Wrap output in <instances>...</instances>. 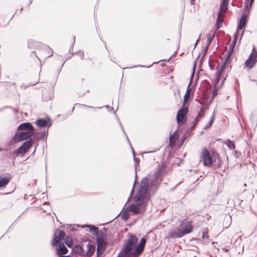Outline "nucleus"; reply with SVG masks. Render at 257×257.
<instances>
[{"label":"nucleus","mask_w":257,"mask_h":257,"mask_svg":"<svg viewBox=\"0 0 257 257\" xmlns=\"http://www.w3.org/2000/svg\"><path fill=\"white\" fill-rule=\"evenodd\" d=\"M86 226L88 228H89V230L91 232H94V234L96 235V233L97 232H98L99 230H98V228L95 226L93 225H86Z\"/></svg>","instance_id":"bb28decb"},{"label":"nucleus","mask_w":257,"mask_h":257,"mask_svg":"<svg viewBox=\"0 0 257 257\" xmlns=\"http://www.w3.org/2000/svg\"><path fill=\"white\" fill-rule=\"evenodd\" d=\"M76 251L79 253H81L82 250H83L82 247L79 245L76 246Z\"/></svg>","instance_id":"4c0bfd02"},{"label":"nucleus","mask_w":257,"mask_h":257,"mask_svg":"<svg viewBox=\"0 0 257 257\" xmlns=\"http://www.w3.org/2000/svg\"><path fill=\"white\" fill-rule=\"evenodd\" d=\"M195 68H196V65H194V66L193 67V72H192V73L191 74V76L190 77V82H189V84H188V86L187 88L186 92L185 93V94H187L188 95H189L190 92L191 91V88H190V85H191V84L192 83V81H193V77H194V71H195Z\"/></svg>","instance_id":"b1692460"},{"label":"nucleus","mask_w":257,"mask_h":257,"mask_svg":"<svg viewBox=\"0 0 257 257\" xmlns=\"http://www.w3.org/2000/svg\"><path fill=\"white\" fill-rule=\"evenodd\" d=\"M68 252V249L63 243L60 242L59 244V247L57 249V252L58 254H65Z\"/></svg>","instance_id":"6ab92c4d"},{"label":"nucleus","mask_w":257,"mask_h":257,"mask_svg":"<svg viewBox=\"0 0 257 257\" xmlns=\"http://www.w3.org/2000/svg\"><path fill=\"white\" fill-rule=\"evenodd\" d=\"M36 124L40 127H45L51 126V123L49 118L47 119L40 118L37 120Z\"/></svg>","instance_id":"f3484780"},{"label":"nucleus","mask_w":257,"mask_h":257,"mask_svg":"<svg viewBox=\"0 0 257 257\" xmlns=\"http://www.w3.org/2000/svg\"><path fill=\"white\" fill-rule=\"evenodd\" d=\"M34 134V131H23L19 134L16 133L11 141L16 144L30 138Z\"/></svg>","instance_id":"39448f33"},{"label":"nucleus","mask_w":257,"mask_h":257,"mask_svg":"<svg viewBox=\"0 0 257 257\" xmlns=\"http://www.w3.org/2000/svg\"><path fill=\"white\" fill-rule=\"evenodd\" d=\"M10 182V178L0 176V187H5Z\"/></svg>","instance_id":"393cba45"},{"label":"nucleus","mask_w":257,"mask_h":257,"mask_svg":"<svg viewBox=\"0 0 257 257\" xmlns=\"http://www.w3.org/2000/svg\"><path fill=\"white\" fill-rule=\"evenodd\" d=\"M215 119V117L214 115H212L211 116V117L210 118L209 121L204 126V129L206 130V129L210 128L212 126Z\"/></svg>","instance_id":"cd10ccee"},{"label":"nucleus","mask_w":257,"mask_h":257,"mask_svg":"<svg viewBox=\"0 0 257 257\" xmlns=\"http://www.w3.org/2000/svg\"><path fill=\"white\" fill-rule=\"evenodd\" d=\"M257 54H253L252 53L250 54L248 58L246 60L245 62V66L249 68H251L253 64L256 61Z\"/></svg>","instance_id":"2eb2a0df"},{"label":"nucleus","mask_w":257,"mask_h":257,"mask_svg":"<svg viewBox=\"0 0 257 257\" xmlns=\"http://www.w3.org/2000/svg\"><path fill=\"white\" fill-rule=\"evenodd\" d=\"M70 230H71V231H74V230H75V229H74V227H73V226H71V227H70Z\"/></svg>","instance_id":"09e8293b"},{"label":"nucleus","mask_w":257,"mask_h":257,"mask_svg":"<svg viewBox=\"0 0 257 257\" xmlns=\"http://www.w3.org/2000/svg\"><path fill=\"white\" fill-rule=\"evenodd\" d=\"M177 134V131H175L172 135L170 136V143H175L176 139H177L178 137L176 136Z\"/></svg>","instance_id":"473e14b6"},{"label":"nucleus","mask_w":257,"mask_h":257,"mask_svg":"<svg viewBox=\"0 0 257 257\" xmlns=\"http://www.w3.org/2000/svg\"><path fill=\"white\" fill-rule=\"evenodd\" d=\"M204 109L203 107H201L200 110L198 112L197 115L194 119L193 124L192 126L191 130H193L196 126L198 124L199 121L204 116Z\"/></svg>","instance_id":"ddd939ff"},{"label":"nucleus","mask_w":257,"mask_h":257,"mask_svg":"<svg viewBox=\"0 0 257 257\" xmlns=\"http://www.w3.org/2000/svg\"><path fill=\"white\" fill-rule=\"evenodd\" d=\"M32 3V1L31 0L29 1V5H30V4H31Z\"/></svg>","instance_id":"6e6d98bb"},{"label":"nucleus","mask_w":257,"mask_h":257,"mask_svg":"<svg viewBox=\"0 0 257 257\" xmlns=\"http://www.w3.org/2000/svg\"><path fill=\"white\" fill-rule=\"evenodd\" d=\"M60 257H71V255H62V256H60Z\"/></svg>","instance_id":"3c124183"},{"label":"nucleus","mask_w":257,"mask_h":257,"mask_svg":"<svg viewBox=\"0 0 257 257\" xmlns=\"http://www.w3.org/2000/svg\"><path fill=\"white\" fill-rule=\"evenodd\" d=\"M206 237H208V236H207L206 233H205V232H203V235H202L203 238H205Z\"/></svg>","instance_id":"79ce46f5"},{"label":"nucleus","mask_w":257,"mask_h":257,"mask_svg":"<svg viewBox=\"0 0 257 257\" xmlns=\"http://www.w3.org/2000/svg\"><path fill=\"white\" fill-rule=\"evenodd\" d=\"M85 106H86V107H90V108H94V107H93V106H87V105H85Z\"/></svg>","instance_id":"864d4df0"},{"label":"nucleus","mask_w":257,"mask_h":257,"mask_svg":"<svg viewBox=\"0 0 257 257\" xmlns=\"http://www.w3.org/2000/svg\"><path fill=\"white\" fill-rule=\"evenodd\" d=\"M77 54L80 57V58L81 60H83L84 57V54L83 52L78 51V52L77 53Z\"/></svg>","instance_id":"58836bf2"},{"label":"nucleus","mask_w":257,"mask_h":257,"mask_svg":"<svg viewBox=\"0 0 257 257\" xmlns=\"http://www.w3.org/2000/svg\"><path fill=\"white\" fill-rule=\"evenodd\" d=\"M128 211H129V210H127L126 208V209L122 213L121 218L125 221L127 220L128 219L130 218V215L128 213Z\"/></svg>","instance_id":"7c9ffc66"},{"label":"nucleus","mask_w":257,"mask_h":257,"mask_svg":"<svg viewBox=\"0 0 257 257\" xmlns=\"http://www.w3.org/2000/svg\"><path fill=\"white\" fill-rule=\"evenodd\" d=\"M126 139H127V141H129L128 138H127V137H126ZM128 142L130 143V142Z\"/></svg>","instance_id":"0e129e2a"},{"label":"nucleus","mask_w":257,"mask_h":257,"mask_svg":"<svg viewBox=\"0 0 257 257\" xmlns=\"http://www.w3.org/2000/svg\"><path fill=\"white\" fill-rule=\"evenodd\" d=\"M225 144L231 150H233L235 149V145L233 142H232L230 140H227L225 142Z\"/></svg>","instance_id":"a878e982"},{"label":"nucleus","mask_w":257,"mask_h":257,"mask_svg":"<svg viewBox=\"0 0 257 257\" xmlns=\"http://www.w3.org/2000/svg\"><path fill=\"white\" fill-rule=\"evenodd\" d=\"M164 169L163 166L159 165L153 175H148L143 179L134 198L135 202L138 205L140 206L144 205L147 194L151 196L157 192L161 183V175Z\"/></svg>","instance_id":"f257e3e1"},{"label":"nucleus","mask_w":257,"mask_h":257,"mask_svg":"<svg viewBox=\"0 0 257 257\" xmlns=\"http://www.w3.org/2000/svg\"><path fill=\"white\" fill-rule=\"evenodd\" d=\"M247 15H243L240 19L237 26V31L242 30L246 26Z\"/></svg>","instance_id":"aec40b11"},{"label":"nucleus","mask_w":257,"mask_h":257,"mask_svg":"<svg viewBox=\"0 0 257 257\" xmlns=\"http://www.w3.org/2000/svg\"><path fill=\"white\" fill-rule=\"evenodd\" d=\"M65 235V232L63 231H62L61 230H59V231H58V235H56V234H55L53 240V241L52 242V246H55L57 243H60V241L62 239H63V238L64 237Z\"/></svg>","instance_id":"4468645a"},{"label":"nucleus","mask_w":257,"mask_h":257,"mask_svg":"<svg viewBox=\"0 0 257 257\" xmlns=\"http://www.w3.org/2000/svg\"><path fill=\"white\" fill-rule=\"evenodd\" d=\"M251 81L254 82L255 83V84L257 85V80H254V79H251Z\"/></svg>","instance_id":"8fccbe9b"},{"label":"nucleus","mask_w":257,"mask_h":257,"mask_svg":"<svg viewBox=\"0 0 257 257\" xmlns=\"http://www.w3.org/2000/svg\"><path fill=\"white\" fill-rule=\"evenodd\" d=\"M217 94V90L215 89L213 92V96L214 97L215 95Z\"/></svg>","instance_id":"de8ad7c7"},{"label":"nucleus","mask_w":257,"mask_h":257,"mask_svg":"<svg viewBox=\"0 0 257 257\" xmlns=\"http://www.w3.org/2000/svg\"><path fill=\"white\" fill-rule=\"evenodd\" d=\"M228 59L226 58L221 64H218V67L216 68V77H215V82L216 83H218L220 80L221 75L222 73L224 71L225 67L226 66V63H227Z\"/></svg>","instance_id":"9b49d317"},{"label":"nucleus","mask_w":257,"mask_h":257,"mask_svg":"<svg viewBox=\"0 0 257 257\" xmlns=\"http://www.w3.org/2000/svg\"><path fill=\"white\" fill-rule=\"evenodd\" d=\"M146 203H145V199L144 200V204L143 205H139L136 203V204H132L127 207V210L132 212L135 214H138L140 212L141 209L145 211L146 207Z\"/></svg>","instance_id":"9d476101"},{"label":"nucleus","mask_w":257,"mask_h":257,"mask_svg":"<svg viewBox=\"0 0 257 257\" xmlns=\"http://www.w3.org/2000/svg\"><path fill=\"white\" fill-rule=\"evenodd\" d=\"M120 126L121 127V130H122V131H123V132H124V130H123V128H122V125H121V124H120ZM124 133L125 134V133Z\"/></svg>","instance_id":"4d7b16f0"},{"label":"nucleus","mask_w":257,"mask_h":257,"mask_svg":"<svg viewBox=\"0 0 257 257\" xmlns=\"http://www.w3.org/2000/svg\"><path fill=\"white\" fill-rule=\"evenodd\" d=\"M229 2V0H222L221 2L218 15L216 19V30H218L221 27L225 14L228 8Z\"/></svg>","instance_id":"20e7f679"},{"label":"nucleus","mask_w":257,"mask_h":257,"mask_svg":"<svg viewBox=\"0 0 257 257\" xmlns=\"http://www.w3.org/2000/svg\"><path fill=\"white\" fill-rule=\"evenodd\" d=\"M87 255L90 256L95 251V246L90 242H89L87 244Z\"/></svg>","instance_id":"4be33fe9"},{"label":"nucleus","mask_w":257,"mask_h":257,"mask_svg":"<svg viewBox=\"0 0 257 257\" xmlns=\"http://www.w3.org/2000/svg\"><path fill=\"white\" fill-rule=\"evenodd\" d=\"M147 242L145 236L141 238L139 244H137V247L133 251V255L134 257H139L144 251L145 244Z\"/></svg>","instance_id":"1a4fd4ad"},{"label":"nucleus","mask_w":257,"mask_h":257,"mask_svg":"<svg viewBox=\"0 0 257 257\" xmlns=\"http://www.w3.org/2000/svg\"><path fill=\"white\" fill-rule=\"evenodd\" d=\"M213 168L214 169H216V165H213Z\"/></svg>","instance_id":"bf43d9fd"},{"label":"nucleus","mask_w":257,"mask_h":257,"mask_svg":"<svg viewBox=\"0 0 257 257\" xmlns=\"http://www.w3.org/2000/svg\"><path fill=\"white\" fill-rule=\"evenodd\" d=\"M18 131H34L32 124L30 122H24L20 125L17 128Z\"/></svg>","instance_id":"dca6fc26"},{"label":"nucleus","mask_w":257,"mask_h":257,"mask_svg":"<svg viewBox=\"0 0 257 257\" xmlns=\"http://www.w3.org/2000/svg\"><path fill=\"white\" fill-rule=\"evenodd\" d=\"M254 1V0H249V3L246 4L245 7L247 10L249 11Z\"/></svg>","instance_id":"f704fd0d"},{"label":"nucleus","mask_w":257,"mask_h":257,"mask_svg":"<svg viewBox=\"0 0 257 257\" xmlns=\"http://www.w3.org/2000/svg\"><path fill=\"white\" fill-rule=\"evenodd\" d=\"M65 242L67 246L69 247H71L73 245V240L72 238L69 239L68 238H67L65 241Z\"/></svg>","instance_id":"72a5a7b5"},{"label":"nucleus","mask_w":257,"mask_h":257,"mask_svg":"<svg viewBox=\"0 0 257 257\" xmlns=\"http://www.w3.org/2000/svg\"><path fill=\"white\" fill-rule=\"evenodd\" d=\"M107 231L105 228H103V230H100L96 233V244H97V255L99 256L105 250L107 241L106 239Z\"/></svg>","instance_id":"7ed1b4c3"},{"label":"nucleus","mask_w":257,"mask_h":257,"mask_svg":"<svg viewBox=\"0 0 257 257\" xmlns=\"http://www.w3.org/2000/svg\"><path fill=\"white\" fill-rule=\"evenodd\" d=\"M138 66H140V67H146L144 65H139Z\"/></svg>","instance_id":"13d9d810"},{"label":"nucleus","mask_w":257,"mask_h":257,"mask_svg":"<svg viewBox=\"0 0 257 257\" xmlns=\"http://www.w3.org/2000/svg\"><path fill=\"white\" fill-rule=\"evenodd\" d=\"M241 247H242L241 251H242V252H243V249H244V246H243V245H242V246H241Z\"/></svg>","instance_id":"5fc2aeb1"},{"label":"nucleus","mask_w":257,"mask_h":257,"mask_svg":"<svg viewBox=\"0 0 257 257\" xmlns=\"http://www.w3.org/2000/svg\"><path fill=\"white\" fill-rule=\"evenodd\" d=\"M189 98V95L187 94H185L184 96V100H183V105H185V103L187 102Z\"/></svg>","instance_id":"e433bc0d"},{"label":"nucleus","mask_w":257,"mask_h":257,"mask_svg":"<svg viewBox=\"0 0 257 257\" xmlns=\"http://www.w3.org/2000/svg\"><path fill=\"white\" fill-rule=\"evenodd\" d=\"M132 150H133V155H134V161H135V165L136 166L137 164H138L140 162V159L139 158H136L135 157V152L133 150L132 147H131ZM136 172L137 171V167H136ZM137 173L136 172V175H135V181H134V186H133V188L132 189V190L131 192V195H130V197H131V196L132 195L133 192H134V187H135V184L137 182Z\"/></svg>","instance_id":"a211bd4d"},{"label":"nucleus","mask_w":257,"mask_h":257,"mask_svg":"<svg viewBox=\"0 0 257 257\" xmlns=\"http://www.w3.org/2000/svg\"><path fill=\"white\" fill-rule=\"evenodd\" d=\"M195 1V0H191V4L192 5H193L194 2V1Z\"/></svg>","instance_id":"603ef678"},{"label":"nucleus","mask_w":257,"mask_h":257,"mask_svg":"<svg viewBox=\"0 0 257 257\" xmlns=\"http://www.w3.org/2000/svg\"><path fill=\"white\" fill-rule=\"evenodd\" d=\"M97 257H98V256Z\"/></svg>","instance_id":"338daca9"},{"label":"nucleus","mask_w":257,"mask_h":257,"mask_svg":"<svg viewBox=\"0 0 257 257\" xmlns=\"http://www.w3.org/2000/svg\"><path fill=\"white\" fill-rule=\"evenodd\" d=\"M209 45H208V44L207 43V45H206V46L205 48V52H206L207 51V50L208 49Z\"/></svg>","instance_id":"37998d69"},{"label":"nucleus","mask_w":257,"mask_h":257,"mask_svg":"<svg viewBox=\"0 0 257 257\" xmlns=\"http://www.w3.org/2000/svg\"><path fill=\"white\" fill-rule=\"evenodd\" d=\"M209 66L211 70H213L214 69L213 65L210 63L209 64Z\"/></svg>","instance_id":"c03bdc74"},{"label":"nucleus","mask_w":257,"mask_h":257,"mask_svg":"<svg viewBox=\"0 0 257 257\" xmlns=\"http://www.w3.org/2000/svg\"><path fill=\"white\" fill-rule=\"evenodd\" d=\"M47 134L48 133L47 132H43L41 136V139L44 140L45 138V137L47 136Z\"/></svg>","instance_id":"a19ab883"},{"label":"nucleus","mask_w":257,"mask_h":257,"mask_svg":"<svg viewBox=\"0 0 257 257\" xmlns=\"http://www.w3.org/2000/svg\"><path fill=\"white\" fill-rule=\"evenodd\" d=\"M3 151V149H2L0 148V152H1V151Z\"/></svg>","instance_id":"e2e57ef3"},{"label":"nucleus","mask_w":257,"mask_h":257,"mask_svg":"<svg viewBox=\"0 0 257 257\" xmlns=\"http://www.w3.org/2000/svg\"><path fill=\"white\" fill-rule=\"evenodd\" d=\"M138 243V238L131 233H128L124 246L117 257H134L133 253L137 247Z\"/></svg>","instance_id":"f03ea898"},{"label":"nucleus","mask_w":257,"mask_h":257,"mask_svg":"<svg viewBox=\"0 0 257 257\" xmlns=\"http://www.w3.org/2000/svg\"><path fill=\"white\" fill-rule=\"evenodd\" d=\"M241 240H242V239L241 238H240V237H238L237 239H236V240L235 241L233 245L235 246V247H237V245H239L241 242Z\"/></svg>","instance_id":"c9c22d12"},{"label":"nucleus","mask_w":257,"mask_h":257,"mask_svg":"<svg viewBox=\"0 0 257 257\" xmlns=\"http://www.w3.org/2000/svg\"><path fill=\"white\" fill-rule=\"evenodd\" d=\"M170 235L173 238H179L182 237L183 235H182V233L179 230L178 232L174 231L170 233Z\"/></svg>","instance_id":"c756f323"},{"label":"nucleus","mask_w":257,"mask_h":257,"mask_svg":"<svg viewBox=\"0 0 257 257\" xmlns=\"http://www.w3.org/2000/svg\"><path fill=\"white\" fill-rule=\"evenodd\" d=\"M23 8H22L20 9V12H21L23 11Z\"/></svg>","instance_id":"052dcab7"},{"label":"nucleus","mask_w":257,"mask_h":257,"mask_svg":"<svg viewBox=\"0 0 257 257\" xmlns=\"http://www.w3.org/2000/svg\"><path fill=\"white\" fill-rule=\"evenodd\" d=\"M201 158L203 160L204 166L209 167L212 165L213 159L207 149L204 148L202 150L201 154Z\"/></svg>","instance_id":"0eeeda50"},{"label":"nucleus","mask_w":257,"mask_h":257,"mask_svg":"<svg viewBox=\"0 0 257 257\" xmlns=\"http://www.w3.org/2000/svg\"><path fill=\"white\" fill-rule=\"evenodd\" d=\"M46 48L50 51L49 53V55L47 56V57L51 56L53 55L52 50L48 46H46Z\"/></svg>","instance_id":"ea45409f"},{"label":"nucleus","mask_w":257,"mask_h":257,"mask_svg":"<svg viewBox=\"0 0 257 257\" xmlns=\"http://www.w3.org/2000/svg\"><path fill=\"white\" fill-rule=\"evenodd\" d=\"M27 151L22 147H20L17 150L13 151V155L19 156L20 155H24Z\"/></svg>","instance_id":"5701e85b"},{"label":"nucleus","mask_w":257,"mask_h":257,"mask_svg":"<svg viewBox=\"0 0 257 257\" xmlns=\"http://www.w3.org/2000/svg\"><path fill=\"white\" fill-rule=\"evenodd\" d=\"M75 37L74 36V37H73V42L72 45L71 46L72 48H73V45H74V44L75 43Z\"/></svg>","instance_id":"49530a36"},{"label":"nucleus","mask_w":257,"mask_h":257,"mask_svg":"<svg viewBox=\"0 0 257 257\" xmlns=\"http://www.w3.org/2000/svg\"><path fill=\"white\" fill-rule=\"evenodd\" d=\"M188 108L186 107H182L178 111L176 119L178 124H185L187 121L186 115L188 113Z\"/></svg>","instance_id":"6e6552de"},{"label":"nucleus","mask_w":257,"mask_h":257,"mask_svg":"<svg viewBox=\"0 0 257 257\" xmlns=\"http://www.w3.org/2000/svg\"><path fill=\"white\" fill-rule=\"evenodd\" d=\"M231 219L230 216H226L224 218L223 224L225 226V228H227L230 224V220Z\"/></svg>","instance_id":"2f4dec72"},{"label":"nucleus","mask_w":257,"mask_h":257,"mask_svg":"<svg viewBox=\"0 0 257 257\" xmlns=\"http://www.w3.org/2000/svg\"><path fill=\"white\" fill-rule=\"evenodd\" d=\"M193 229L191 221H184L181 222L180 225L179 227V230L182 233V235L190 233Z\"/></svg>","instance_id":"423d86ee"},{"label":"nucleus","mask_w":257,"mask_h":257,"mask_svg":"<svg viewBox=\"0 0 257 257\" xmlns=\"http://www.w3.org/2000/svg\"><path fill=\"white\" fill-rule=\"evenodd\" d=\"M224 80H225V78L223 80L222 83H223V82H224Z\"/></svg>","instance_id":"680f3d73"},{"label":"nucleus","mask_w":257,"mask_h":257,"mask_svg":"<svg viewBox=\"0 0 257 257\" xmlns=\"http://www.w3.org/2000/svg\"><path fill=\"white\" fill-rule=\"evenodd\" d=\"M33 141L32 139H30L24 142L22 145L21 146L22 148H23L24 149H25L27 151H28V150L32 147L33 144Z\"/></svg>","instance_id":"412c9836"},{"label":"nucleus","mask_w":257,"mask_h":257,"mask_svg":"<svg viewBox=\"0 0 257 257\" xmlns=\"http://www.w3.org/2000/svg\"><path fill=\"white\" fill-rule=\"evenodd\" d=\"M215 34V31L207 35V43L210 45L212 42Z\"/></svg>","instance_id":"c85d7f7f"},{"label":"nucleus","mask_w":257,"mask_h":257,"mask_svg":"<svg viewBox=\"0 0 257 257\" xmlns=\"http://www.w3.org/2000/svg\"><path fill=\"white\" fill-rule=\"evenodd\" d=\"M238 32L235 33L233 36V40L231 42V44L229 46L228 50L225 55V57L226 58L229 59L230 56L233 52L234 46L236 44V40L237 38Z\"/></svg>","instance_id":"f8f14e48"},{"label":"nucleus","mask_w":257,"mask_h":257,"mask_svg":"<svg viewBox=\"0 0 257 257\" xmlns=\"http://www.w3.org/2000/svg\"><path fill=\"white\" fill-rule=\"evenodd\" d=\"M47 202H45V203H44V205H45V204H47Z\"/></svg>","instance_id":"69168bd1"},{"label":"nucleus","mask_w":257,"mask_h":257,"mask_svg":"<svg viewBox=\"0 0 257 257\" xmlns=\"http://www.w3.org/2000/svg\"><path fill=\"white\" fill-rule=\"evenodd\" d=\"M200 36H199V38L197 40L195 44V46H196L197 44V43H198V42L200 40Z\"/></svg>","instance_id":"a18cd8bd"}]
</instances>
